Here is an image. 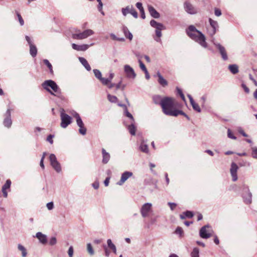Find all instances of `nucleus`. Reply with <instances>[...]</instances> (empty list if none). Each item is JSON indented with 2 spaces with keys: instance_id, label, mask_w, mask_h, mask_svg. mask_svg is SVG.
I'll return each instance as SVG.
<instances>
[{
  "instance_id": "obj_14",
  "label": "nucleus",
  "mask_w": 257,
  "mask_h": 257,
  "mask_svg": "<svg viewBox=\"0 0 257 257\" xmlns=\"http://www.w3.org/2000/svg\"><path fill=\"white\" fill-rule=\"evenodd\" d=\"M12 123L11 119V110L8 108L5 113V118L4 120V125L8 128L10 127Z\"/></svg>"
},
{
  "instance_id": "obj_28",
  "label": "nucleus",
  "mask_w": 257,
  "mask_h": 257,
  "mask_svg": "<svg viewBox=\"0 0 257 257\" xmlns=\"http://www.w3.org/2000/svg\"><path fill=\"white\" fill-rule=\"evenodd\" d=\"M18 249L22 252V257H26L27 255V251L26 248L21 244H19L18 245Z\"/></svg>"
},
{
  "instance_id": "obj_54",
  "label": "nucleus",
  "mask_w": 257,
  "mask_h": 257,
  "mask_svg": "<svg viewBox=\"0 0 257 257\" xmlns=\"http://www.w3.org/2000/svg\"><path fill=\"white\" fill-rule=\"evenodd\" d=\"M46 206L48 210H51L54 208V204L53 202H49L47 204Z\"/></svg>"
},
{
  "instance_id": "obj_16",
  "label": "nucleus",
  "mask_w": 257,
  "mask_h": 257,
  "mask_svg": "<svg viewBox=\"0 0 257 257\" xmlns=\"http://www.w3.org/2000/svg\"><path fill=\"white\" fill-rule=\"evenodd\" d=\"M133 175L131 172L125 171L121 174L120 180L117 183L118 185H122L130 177Z\"/></svg>"
},
{
  "instance_id": "obj_56",
  "label": "nucleus",
  "mask_w": 257,
  "mask_h": 257,
  "mask_svg": "<svg viewBox=\"0 0 257 257\" xmlns=\"http://www.w3.org/2000/svg\"><path fill=\"white\" fill-rule=\"evenodd\" d=\"M79 60L80 62L82 64H88L87 60L84 58L79 57Z\"/></svg>"
},
{
  "instance_id": "obj_44",
  "label": "nucleus",
  "mask_w": 257,
  "mask_h": 257,
  "mask_svg": "<svg viewBox=\"0 0 257 257\" xmlns=\"http://www.w3.org/2000/svg\"><path fill=\"white\" fill-rule=\"evenodd\" d=\"M16 14L18 18V20H19V21L20 22L21 26H23L24 24V21L22 16H21L20 13H19L18 12H16Z\"/></svg>"
},
{
  "instance_id": "obj_27",
  "label": "nucleus",
  "mask_w": 257,
  "mask_h": 257,
  "mask_svg": "<svg viewBox=\"0 0 257 257\" xmlns=\"http://www.w3.org/2000/svg\"><path fill=\"white\" fill-rule=\"evenodd\" d=\"M140 149L142 152L148 153L149 151L148 149V146L147 144H146L144 141H143L140 145Z\"/></svg>"
},
{
  "instance_id": "obj_60",
  "label": "nucleus",
  "mask_w": 257,
  "mask_h": 257,
  "mask_svg": "<svg viewBox=\"0 0 257 257\" xmlns=\"http://www.w3.org/2000/svg\"><path fill=\"white\" fill-rule=\"evenodd\" d=\"M98 10L99 11H101V10H102L103 4L101 1L98 2Z\"/></svg>"
},
{
  "instance_id": "obj_40",
  "label": "nucleus",
  "mask_w": 257,
  "mask_h": 257,
  "mask_svg": "<svg viewBox=\"0 0 257 257\" xmlns=\"http://www.w3.org/2000/svg\"><path fill=\"white\" fill-rule=\"evenodd\" d=\"M99 80L104 85H108V83L110 82V81L109 80V79H108V78H105L103 77H101V78Z\"/></svg>"
},
{
  "instance_id": "obj_13",
  "label": "nucleus",
  "mask_w": 257,
  "mask_h": 257,
  "mask_svg": "<svg viewBox=\"0 0 257 257\" xmlns=\"http://www.w3.org/2000/svg\"><path fill=\"white\" fill-rule=\"evenodd\" d=\"M184 9L188 14L193 15L197 13L196 9L189 2H186L184 4Z\"/></svg>"
},
{
  "instance_id": "obj_19",
  "label": "nucleus",
  "mask_w": 257,
  "mask_h": 257,
  "mask_svg": "<svg viewBox=\"0 0 257 257\" xmlns=\"http://www.w3.org/2000/svg\"><path fill=\"white\" fill-rule=\"evenodd\" d=\"M89 46L87 44L77 45L75 44H72V47L73 49L79 51H84L88 49Z\"/></svg>"
},
{
  "instance_id": "obj_53",
  "label": "nucleus",
  "mask_w": 257,
  "mask_h": 257,
  "mask_svg": "<svg viewBox=\"0 0 257 257\" xmlns=\"http://www.w3.org/2000/svg\"><path fill=\"white\" fill-rule=\"evenodd\" d=\"M168 204L170 206L171 210H174L176 207L177 206V204L175 203L168 202Z\"/></svg>"
},
{
  "instance_id": "obj_46",
  "label": "nucleus",
  "mask_w": 257,
  "mask_h": 257,
  "mask_svg": "<svg viewBox=\"0 0 257 257\" xmlns=\"http://www.w3.org/2000/svg\"><path fill=\"white\" fill-rule=\"evenodd\" d=\"M192 106L194 110L197 111L198 112H201V109L199 106V105L196 102L192 105Z\"/></svg>"
},
{
  "instance_id": "obj_63",
  "label": "nucleus",
  "mask_w": 257,
  "mask_h": 257,
  "mask_svg": "<svg viewBox=\"0 0 257 257\" xmlns=\"http://www.w3.org/2000/svg\"><path fill=\"white\" fill-rule=\"evenodd\" d=\"M92 186L95 189H97L99 187V184L98 183L95 182L92 184Z\"/></svg>"
},
{
  "instance_id": "obj_62",
  "label": "nucleus",
  "mask_w": 257,
  "mask_h": 257,
  "mask_svg": "<svg viewBox=\"0 0 257 257\" xmlns=\"http://www.w3.org/2000/svg\"><path fill=\"white\" fill-rule=\"evenodd\" d=\"M109 182V178L107 177L105 179L104 181V184L105 186H107L108 185Z\"/></svg>"
},
{
  "instance_id": "obj_32",
  "label": "nucleus",
  "mask_w": 257,
  "mask_h": 257,
  "mask_svg": "<svg viewBox=\"0 0 257 257\" xmlns=\"http://www.w3.org/2000/svg\"><path fill=\"white\" fill-rule=\"evenodd\" d=\"M191 257H199V249L197 247H194L191 253Z\"/></svg>"
},
{
  "instance_id": "obj_11",
  "label": "nucleus",
  "mask_w": 257,
  "mask_h": 257,
  "mask_svg": "<svg viewBox=\"0 0 257 257\" xmlns=\"http://www.w3.org/2000/svg\"><path fill=\"white\" fill-rule=\"evenodd\" d=\"M152 204L150 203H145L141 209V213L143 217H146L152 211Z\"/></svg>"
},
{
  "instance_id": "obj_10",
  "label": "nucleus",
  "mask_w": 257,
  "mask_h": 257,
  "mask_svg": "<svg viewBox=\"0 0 257 257\" xmlns=\"http://www.w3.org/2000/svg\"><path fill=\"white\" fill-rule=\"evenodd\" d=\"M60 117L61 120L60 126L62 128H66L72 122L71 117L63 112H61Z\"/></svg>"
},
{
  "instance_id": "obj_41",
  "label": "nucleus",
  "mask_w": 257,
  "mask_h": 257,
  "mask_svg": "<svg viewBox=\"0 0 257 257\" xmlns=\"http://www.w3.org/2000/svg\"><path fill=\"white\" fill-rule=\"evenodd\" d=\"M252 157L254 159H257V147L252 148Z\"/></svg>"
},
{
  "instance_id": "obj_6",
  "label": "nucleus",
  "mask_w": 257,
  "mask_h": 257,
  "mask_svg": "<svg viewBox=\"0 0 257 257\" xmlns=\"http://www.w3.org/2000/svg\"><path fill=\"white\" fill-rule=\"evenodd\" d=\"M213 231L211 226L206 225L201 228L199 231L200 236L204 239H207L213 235Z\"/></svg>"
},
{
  "instance_id": "obj_50",
  "label": "nucleus",
  "mask_w": 257,
  "mask_h": 257,
  "mask_svg": "<svg viewBox=\"0 0 257 257\" xmlns=\"http://www.w3.org/2000/svg\"><path fill=\"white\" fill-rule=\"evenodd\" d=\"M107 243L108 247H109L110 249H111L115 246V245L112 242V241L110 239H108L107 240Z\"/></svg>"
},
{
  "instance_id": "obj_31",
  "label": "nucleus",
  "mask_w": 257,
  "mask_h": 257,
  "mask_svg": "<svg viewBox=\"0 0 257 257\" xmlns=\"http://www.w3.org/2000/svg\"><path fill=\"white\" fill-rule=\"evenodd\" d=\"M131 6H128L124 8H122L121 12L123 16L125 17L128 13L130 14Z\"/></svg>"
},
{
  "instance_id": "obj_12",
  "label": "nucleus",
  "mask_w": 257,
  "mask_h": 257,
  "mask_svg": "<svg viewBox=\"0 0 257 257\" xmlns=\"http://www.w3.org/2000/svg\"><path fill=\"white\" fill-rule=\"evenodd\" d=\"M26 39L30 46V53L31 56L33 57H35L37 54L36 47L33 44L31 38L29 36H26Z\"/></svg>"
},
{
  "instance_id": "obj_1",
  "label": "nucleus",
  "mask_w": 257,
  "mask_h": 257,
  "mask_svg": "<svg viewBox=\"0 0 257 257\" xmlns=\"http://www.w3.org/2000/svg\"><path fill=\"white\" fill-rule=\"evenodd\" d=\"M186 33L190 38L198 43L201 46L204 48L207 47L205 36L194 26H190L186 30Z\"/></svg>"
},
{
  "instance_id": "obj_36",
  "label": "nucleus",
  "mask_w": 257,
  "mask_h": 257,
  "mask_svg": "<svg viewBox=\"0 0 257 257\" xmlns=\"http://www.w3.org/2000/svg\"><path fill=\"white\" fill-rule=\"evenodd\" d=\"M11 181L10 180L8 179L6 181L5 184L3 185L2 187V190H7L9 189L11 187Z\"/></svg>"
},
{
  "instance_id": "obj_35",
  "label": "nucleus",
  "mask_w": 257,
  "mask_h": 257,
  "mask_svg": "<svg viewBox=\"0 0 257 257\" xmlns=\"http://www.w3.org/2000/svg\"><path fill=\"white\" fill-rule=\"evenodd\" d=\"M107 98L112 103H115L117 100V98L115 96L111 95L109 94L107 95Z\"/></svg>"
},
{
  "instance_id": "obj_18",
  "label": "nucleus",
  "mask_w": 257,
  "mask_h": 257,
  "mask_svg": "<svg viewBox=\"0 0 257 257\" xmlns=\"http://www.w3.org/2000/svg\"><path fill=\"white\" fill-rule=\"evenodd\" d=\"M124 71L126 74L127 77L130 78H135L136 77V73L134 69L130 66V65H125Z\"/></svg>"
},
{
  "instance_id": "obj_25",
  "label": "nucleus",
  "mask_w": 257,
  "mask_h": 257,
  "mask_svg": "<svg viewBox=\"0 0 257 257\" xmlns=\"http://www.w3.org/2000/svg\"><path fill=\"white\" fill-rule=\"evenodd\" d=\"M131 124L128 125L127 126V129L130 132V133L132 136H135L136 135V127L135 125V122H131Z\"/></svg>"
},
{
  "instance_id": "obj_30",
  "label": "nucleus",
  "mask_w": 257,
  "mask_h": 257,
  "mask_svg": "<svg viewBox=\"0 0 257 257\" xmlns=\"http://www.w3.org/2000/svg\"><path fill=\"white\" fill-rule=\"evenodd\" d=\"M228 69L233 74H236L238 72V67L237 65H229Z\"/></svg>"
},
{
  "instance_id": "obj_51",
  "label": "nucleus",
  "mask_w": 257,
  "mask_h": 257,
  "mask_svg": "<svg viewBox=\"0 0 257 257\" xmlns=\"http://www.w3.org/2000/svg\"><path fill=\"white\" fill-rule=\"evenodd\" d=\"M177 111H178L177 112V115H178L179 114L183 115L184 116V117H186L188 120H190V117L183 111H182L181 110H177Z\"/></svg>"
},
{
  "instance_id": "obj_39",
  "label": "nucleus",
  "mask_w": 257,
  "mask_h": 257,
  "mask_svg": "<svg viewBox=\"0 0 257 257\" xmlns=\"http://www.w3.org/2000/svg\"><path fill=\"white\" fill-rule=\"evenodd\" d=\"M175 233L176 234H179L180 236H182L183 234V231L182 228L181 227H177L175 230Z\"/></svg>"
},
{
  "instance_id": "obj_5",
  "label": "nucleus",
  "mask_w": 257,
  "mask_h": 257,
  "mask_svg": "<svg viewBox=\"0 0 257 257\" xmlns=\"http://www.w3.org/2000/svg\"><path fill=\"white\" fill-rule=\"evenodd\" d=\"M76 32L78 33L73 34L72 37L73 39L77 40H82L86 39L89 36L93 35L94 33V31L90 29L86 30L82 32H80L79 30H77Z\"/></svg>"
},
{
  "instance_id": "obj_61",
  "label": "nucleus",
  "mask_w": 257,
  "mask_h": 257,
  "mask_svg": "<svg viewBox=\"0 0 257 257\" xmlns=\"http://www.w3.org/2000/svg\"><path fill=\"white\" fill-rule=\"evenodd\" d=\"M238 132L244 137H248V135L242 129H239Z\"/></svg>"
},
{
  "instance_id": "obj_64",
  "label": "nucleus",
  "mask_w": 257,
  "mask_h": 257,
  "mask_svg": "<svg viewBox=\"0 0 257 257\" xmlns=\"http://www.w3.org/2000/svg\"><path fill=\"white\" fill-rule=\"evenodd\" d=\"M214 242L216 244H218L219 243V240L216 235L215 236Z\"/></svg>"
},
{
  "instance_id": "obj_24",
  "label": "nucleus",
  "mask_w": 257,
  "mask_h": 257,
  "mask_svg": "<svg viewBox=\"0 0 257 257\" xmlns=\"http://www.w3.org/2000/svg\"><path fill=\"white\" fill-rule=\"evenodd\" d=\"M122 31H123L124 35L126 38H128L130 40H132L133 37V35L129 31L128 28L126 26H123Z\"/></svg>"
},
{
  "instance_id": "obj_17",
  "label": "nucleus",
  "mask_w": 257,
  "mask_h": 257,
  "mask_svg": "<svg viewBox=\"0 0 257 257\" xmlns=\"http://www.w3.org/2000/svg\"><path fill=\"white\" fill-rule=\"evenodd\" d=\"M238 169L237 165L234 162L231 163L230 173L232 178V181L235 182L237 180V171Z\"/></svg>"
},
{
  "instance_id": "obj_45",
  "label": "nucleus",
  "mask_w": 257,
  "mask_h": 257,
  "mask_svg": "<svg viewBox=\"0 0 257 257\" xmlns=\"http://www.w3.org/2000/svg\"><path fill=\"white\" fill-rule=\"evenodd\" d=\"M216 30L210 27L207 29L208 33L210 36H213L216 33Z\"/></svg>"
},
{
  "instance_id": "obj_59",
  "label": "nucleus",
  "mask_w": 257,
  "mask_h": 257,
  "mask_svg": "<svg viewBox=\"0 0 257 257\" xmlns=\"http://www.w3.org/2000/svg\"><path fill=\"white\" fill-rule=\"evenodd\" d=\"M241 86L243 88L244 91L246 92V93H249V88L243 83H242L241 84Z\"/></svg>"
},
{
  "instance_id": "obj_9",
  "label": "nucleus",
  "mask_w": 257,
  "mask_h": 257,
  "mask_svg": "<svg viewBox=\"0 0 257 257\" xmlns=\"http://www.w3.org/2000/svg\"><path fill=\"white\" fill-rule=\"evenodd\" d=\"M74 117L76 118V123L79 127V133L82 135L86 134V128L85 127L83 122L78 113L75 112Z\"/></svg>"
},
{
  "instance_id": "obj_23",
  "label": "nucleus",
  "mask_w": 257,
  "mask_h": 257,
  "mask_svg": "<svg viewBox=\"0 0 257 257\" xmlns=\"http://www.w3.org/2000/svg\"><path fill=\"white\" fill-rule=\"evenodd\" d=\"M102 160L103 164H107L110 160V154L107 153L104 149H102Z\"/></svg>"
},
{
  "instance_id": "obj_49",
  "label": "nucleus",
  "mask_w": 257,
  "mask_h": 257,
  "mask_svg": "<svg viewBox=\"0 0 257 257\" xmlns=\"http://www.w3.org/2000/svg\"><path fill=\"white\" fill-rule=\"evenodd\" d=\"M227 136L228 138H230V139H233V140H236V137H235L233 134L232 133H231V131L230 129H228V131H227Z\"/></svg>"
},
{
  "instance_id": "obj_2",
  "label": "nucleus",
  "mask_w": 257,
  "mask_h": 257,
  "mask_svg": "<svg viewBox=\"0 0 257 257\" xmlns=\"http://www.w3.org/2000/svg\"><path fill=\"white\" fill-rule=\"evenodd\" d=\"M161 107L163 112L170 116H177V110L175 109L174 99L172 98L165 97L163 98Z\"/></svg>"
},
{
  "instance_id": "obj_37",
  "label": "nucleus",
  "mask_w": 257,
  "mask_h": 257,
  "mask_svg": "<svg viewBox=\"0 0 257 257\" xmlns=\"http://www.w3.org/2000/svg\"><path fill=\"white\" fill-rule=\"evenodd\" d=\"M93 72H94V74L95 75V76L98 79H100L101 78L102 76H101V73L100 72V71L97 69H94L93 70Z\"/></svg>"
},
{
  "instance_id": "obj_8",
  "label": "nucleus",
  "mask_w": 257,
  "mask_h": 257,
  "mask_svg": "<svg viewBox=\"0 0 257 257\" xmlns=\"http://www.w3.org/2000/svg\"><path fill=\"white\" fill-rule=\"evenodd\" d=\"M50 164L52 168L57 172L60 173L62 171L60 164L57 161L56 156L53 154H50L49 156Z\"/></svg>"
},
{
  "instance_id": "obj_47",
  "label": "nucleus",
  "mask_w": 257,
  "mask_h": 257,
  "mask_svg": "<svg viewBox=\"0 0 257 257\" xmlns=\"http://www.w3.org/2000/svg\"><path fill=\"white\" fill-rule=\"evenodd\" d=\"M68 254L69 257H73L74 253V249L72 246H70L68 250Z\"/></svg>"
},
{
  "instance_id": "obj_21",
  "label": "nucleus",
  "mask_w": 257,
  "mask_h": 257,
  "mask_svg": "<svg viewBox=\"0 0 257 257\" xmlns=\"http://www.w3.org/2000/svg\"><path fill=\"white\" fill-rule=\"evenodd\" d=\"M148 8L149 12L152 17L155 19L160 18V14L155 10V9L153 6L149 5Z\"/></svg>"
},
{
  "instance_id": "obj_26",
  "label": "nucleus",
  "mask_w": 257,
  "mask_h": 257,
  "mask_svg": "<svg viewBox=\"0 0 257 257\" xmlns=\"http://www.w3.org/2000/svg\"><path fill=\"white\" fill-rule=\"evenodd\" d=\"M153 100L156 104H160L161 105L162 102L163 101V98H162L161 96L159 95H155L153 96Z\"/></svg>"
},
{
  "instance_id": "obj_48",
  "label": "nucleus",
  "mask_w": 257,
  "mask_h": 257,
  "mask_svg": "<svg viewBox=\"0 0 257 257\" xmlns=\"http://www.w3.org/2000/svg\"><path fill=\"white\" fill-rule=\"evenodd\" d=\"M57 243V239L55 237H52L49 240V244L54 245Z\"/></svg>"
},
{
  "instance_id": "obj_55",
  "label": "nucleus",
  "mask_w": 257,
  "mask_h": 257,
  "mask_svg": "<svg viewBox=\"0 0 257 257\" xmlns=\"http://www.w3.org/2000/svg\"><path fill=\"white\" fill-rule=\"evenodd\" d=\"M214 14L217 17H219L221 15V12L220 10L217 8L215 9Z\"/></svg>"
},
{
  "instance_id": "obj_4",
  "label": "nucleus",
  "mask_w": 257,
  "mask_h": 257,
  "mask_svg": "<svg viewBox=\"0 0 257 257\" xmlns=\"http://www.w3.org/2000/svg\"><path fill=\"white\" fill-rule=\"evenodd\" d=\"M150 25L152 27L156 29V37H154L155 40L158 42H161L160 37L162 36L161 31L165 29V27L162 24L158 23L154 20L151 21Z\"/></svg>"
},
{
  "instance_id": "obj_29",
  "label": "nucleus",
  "mask_w": 257,
  "mask_h": 257,
  "mask_svg": "<svg viewBox=\"0 0 257 257\" xmlns=\"http://www.w3.org/2000/svg\"><path fill=\"white\" fill-rule=\"evenodd\" d=\"M209 22L210 23V27L212 28L213 29L216 30L218 29V25L216 21L212 20L211 18H209Z\"/></svg>"
},
{
  "instance_id": "obj_43",
  "label": "nucleus",
  "mask_w": 257,
  "mask_h": 257,
  "mask_svg": "<svg viewBox=\"0 0 257 257\" xmlns=\"http://www.w3.org/2000/svg\"><path fill=\"white\" fill-rule=\"evenodd\" d=\"M125 113L126 116L131 119V122H135V120L132 114L128 111L127 109H126L125 110Z\"/></svg>"
},
{
  "instance_id": "obj_38",
  "label": "nucleus",
  "mask_w": 257,
  "mask_h": 257,
  "mask_svg": "<svg viewBox=\"0 0 257 257\" xmlns=\"http://www.w3.org/2000/svg\"><path fill=\"white\" fill-rule=\"evenodd\" d=\"M130 14L136 19L138 18V14L133 6H131Z\"/></svg>"
},
{
  "instance_id": "obj_58",
  "label": "nucleus",
  "mask_w": 257,
  "mask_h": 257,
  "mask_svg": "<svg viewBox=\"0 0 257 257\" xmlns=\"http://www.w3.org/2000/svg\"><path fill=\"white\" fill-rule=\"evenodd\" d=\"M103 248L105 251V255L106 256L108 257L110 254V251L108 250L106 245L103 246Z\"/></svg>"
},
{
  "instance_id": "obj_34",
  "label": "nucleus",
  "mask_w": 257,
  "mask_h": 257,
  "mask_svg": "<svg viewBox=\"0 0 257 257\" xmlns=\"http://www.w3.org/2000/svg\"><path fill=\"white\" fill-rule=\"evenodd\" d=\"M87 250L89 254L91 255H92L94 254V250L90 243L87 244Z\"/></svg>"
},
{
  "instance_id": "obj_42",
  "label": "nucleus",
  "mask_w": 257,
  "mask_h": 257,
  "mask_svg": "<svg viewBox=\"0 0 257 257\" xmlns=\"http://www.w3.org/2000/svg\"><path fill=\"white\" fill-rule=\"evenodd\" d=\"M186 217L190 218L193 216V213L191 211H186L183 213Z\"/></svg>"
},
{
  "instance_id": "obj_3",
  "label": "nucleus",
  "mask_w": 257,
  "mask_h": 257,
  "mask_svg": "<svg viewBox=\"0 0 257 257\" xmlns=\"http://www.w3.org/2000/svg\"><path fill=\"white\" fill-rule=\"evenodd\" d=\"M43 87L52 95L57 97L61 95V90L59 88L56 82L52 80L45 81L42 83Z\"/></svg>"
},
{
  "instance_id": "obj_57",
  "label": "nucleus",
  "mask_w": 257,
  "mask_h": 257,
  "mask_svg": "<svg viewBox=\"0 0 257 257\" xmlns=\"http://www.w3.org/2000/svg\"><path fill=\"white\" fill-rule=\"evenodd\" d=\"M54 137L53 135H50L48 136L47 138V141L49 142L51 144H52L53 143V141L52 140L53 138Z\"/></svg>"
},
{
  "instance_id": "obj_7",
  "label": "nucleus",
  "mask_w": 257,
  "mask_h": 257,
  "mask_svg": "<svg viewBox=\"0 0 257 257\" xmlns=\"http://www.w3.org/2000/svg\"><path fill=\"white\" fill-rule=\"evenodd\" d=\"M242 190V198L244 203L247 204H250L252 201V194L249 190L248 187L245 185H243Z\"/></svg>"
},
{
  "instance_id": "obj_15",
  "label": "nucleus",
  "mask_w": 257,
  "mask_h": 257,
  "mask_svg": "<svg viewBox=\"0 0 257 257\" xmlns=\"http://www.w3.org/2000/svg\"><path fill=\"white\" fill-rule=\"evenodd\" d=\"M154 77L158 78V82L162 87H165L168 85V81L163 77L160 72L158 71L156 74L154 75Z\"/></svg>"
},
{
  "instance_id": "obj_52",
  "label": "nucleus",
  "mask_w": 257,
  "mask_h": 257,
  "mask_svg": "<svg viewBox=\"0 0 257 257\" xmlns=\"http://www.w3.org/2000/svg\"><path fill=\"white\" fill-rule=\"evenodd\" d=\"M136 6L139 10L140 11L144 10L142 4L140 2L137 3L136 4Z\"/></svg>"
},
{
  "instance_id": "obj_20",
  "label": "nucleus",
  "mask_w": 257,
  "mask_h": 257,
  "mask_svg": "<svg viewBox=\"0 0 257 257\" xmlns=\"http://www.w3.org/2000/svg\"><path fill=\"white\" fill-rule=\"evenodd\" d=\"M214 44L216 46V48L219 50L222 58L224 60H226L227 59V56L225 48L219 43H214Z\"/></svg>"
},
{
  "instance_id": "obj_22",
  "label": "nucleus",
  "mask_w": 257,
  "mask_h": 257,
  "mask_svg": "<svg viewBox=\"0 0 257 257\" xmlns=\"http://www.w3.org/2000/svg\"><path fill=\"white\" fill-rule=\"evenodd\" d=\"M36 237H37L39 241L43 244H45L47 242V236L45 234H43L41 232H38L35 235Z\"/></svg>"
},
{
  "instance_id": "obj_33",
  "label": "nucleus",
  "mask_w": 257,
  "mask_h": 257,
  "mask_svg": "<svg viewBox=\"0 0 257 257\" xmlns=\"http://www.w3.org/2000/svg\"><path fill=\"white\" fill-rule=\"evenodd\" d=\"M141 69L145 72V77L147 79H149L150 77L149 74V72L147 70V68L146 67V65H140Z\"/></svg>"
}]
</instances>
